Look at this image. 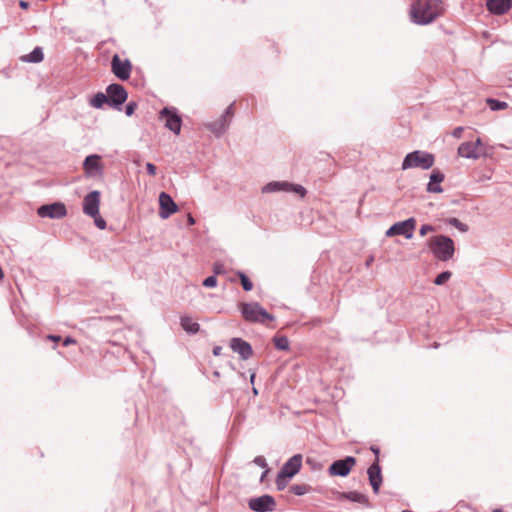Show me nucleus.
<instances>
[{"label": "nucleus", "instance_id": "1", "mask_svg": "<svg viewBox=\"0 0 512 512\" xmlns=\"http://www.w3.org/2000/svg\"><path fill=\"white\" fill-rule=\"evenodd\" d=\"M441 0H416L410 10L413 23L427 25L432 23L440 14Z\"/></svg>", "mask_w": 512, "mask_h": 512}, {"label": "nucleus", "instance_id": "2", "mask_svg": "<svg viewBox=\"0 0 512 512\" xmlns=\"http://www.w3.org/2000/svg\"><path fill=\"white\" fill-rule=\"evenodd\" d=\"M428 247L434 257L440 261L452 259L455 252L454 241L446 235H437L428 240Z\"/></svg>", "mask_w": 512, "mask_h": 512}, {"label": "nucleus", "instance_id": "3", "mask_svg": "<svg viewBox=\"0 0 512 512\" xmlns=\"http://www.w3.org/2000/svg\"><path fill=\"white\" fill-rule=\"evenodd\" d=\"M434 162L435 157L432 153L423 150H414L406 154L401 169L420 168L422 170H428L434 165Z\"/></svg>", "mask_w": 512, "mask_h": 512}, {"label": "nucleus", "instance_id": "4", "mask_svg": "<svg viewBox=\"0 0 512 512\" xmlns=\"http://www.w3.org/2000/svg\"><path fill=\"white\" fill-rule=\"evenodd\" d=\"M240 312L248 322L265 323L274 320V316L268 313L258 302L241 303Z\"/></svg>", "mask_w": 512, "mask_h": 512}, {"label": "nucleus", "instance_id": "5", "mask_svg": "<svg viewBox=\"0 0 512 512\" xmlns=\"http://www.w3.org/2000/svg\"><path fill=\"white\" fill-rule=\"evenodd\" d=\"M159 119L164 121V126L174 134L178 135L181 131L182 118L174 107H164L159 112Z\"/></svg>", "mask_w": 512, "mask_h": 512}, {"label": "nucleus", "instance_id": "6", "mask_svg": "<svg viewBox=\"0 0 512 512\" xmlns=\"http://www.w3.org/2000/svg\"><path fill=\"white\" fill-rule=\"evenodd\" d=\"M106 94L109 98L108 105L116 110H120L128 98V92L123 85L118 83L108 85L106 88Z\"/></svg>", "mask_w": 512, "mask_h": 512}, {"label": "nucleus", "instance_id": "7", "mask_svg": "<svg viewBox=\"0 0 512 512\" xmlns=\"http://www.w3.org/2000/svg\"><path fill=\"white\" fill-rule=\"evenodd\" d=\"M416 223L417 222L414 217H410L404 221L396 222L388 228L385 235L387 237L401 235L404 236L406 239H412Z\"/></svg>", "mask_w": 512, "mask_h": 512}, {"label": "nucleus", "instance_id": "8", "mask_svg": "<svg viewBox=\"0 0 512 512\" xmlns=\"http://www.w3.org/2000/svg\"><path fill=\"white\" fill-rule=\"evenodd\" d=\"M356 462V458L353 456H346L342 459L335 460L329 466L328 473L331 476L346 477L356 465Z\"/></svg>", "mask_w": 512, "mask_h": 512}, {"label": "nucleus", "instance_id": "9", "mask_svg": "<svg viewBox=\"0 0 512 512\" xmlns=\"http://www.w3.org/2000/svg\"><path fill=\"white\" fill-rule=\"evenodd\" d=\"M276 505L275 498L269 494L252 497L248 500V507L253 512H273Z\"/></svg>", "mask_w": 512, "mask_h": 512}, {"label": "nucleus", "instance_id": "10", "mask_svg": "<svg viewBox=\"0 0 512 512\" xmlns=\"http://www.w3.org/2000/svg\"><path fill=\"white\" fill-rule=\"evenodd\" d=\"M37 214L41 218L61 219L66 216L67 209L64 203L57 201L41 205L37 209Z\"/></svg>", "mask_w": 512, "mask_h": 512}, {"label": "nucleus", "instance_id": "11", "mask_svg": "<svg viewBox=\"0 0 512 512\" xmlns=\"http://www.w3.org/2000/svg\"><path fill=\"white\" fill-rule=\"evenodd\" d=\"M112 73L121 81L129 79L132 71V64L129 59L122 60L118 54H114L111 58Z\"/></svg>", "mask_w": 512, "mask_h": 512}, {"label": "nucleus", "instance_id": "12", "mask_svg": "<svg viewBox=\"0 0 512 512\" xmlns=\"http://www.w3.org/2000/svg\"><path fill=\"white\" fill-rule=\"evenodd\" d=\"M83 169L86 177H101L104 173V166L101 163L99 154H90L83 161Z\"/></svg>", "mask_w": 512, "mask_h": 512}, {"label": "nucleus", "instance_id": "13", "mask_svg": "<svg viewBox=\"0 0 512 512\" xmlns=\"http://www.w3.org/2000/svg\"><path fill=\"white\" fill-rule=\"evenodd\" d=\"M100 191L93 190L89 192L83 199V213L87 216L95 218L99 215Z\"/></svg>", "mask_w": 512, "mask_h": 512}, {"label": "nucleus", "instance_id": "14", "mask_svg": "<svg viewBox=\"0 0 512 512\" xmlns=\"http://www.w3.org/2000/svg\"><path fill=\"white\" fill-rule=\"evenodd\" d=\"M367 474L369 484L371 485L373 492L377 494L383 482L379 458H376L375 461L368 467Z\"/></svg>", "mask_w": 512, "mask_h": 512}, {"label": "nucleus", "instance_id": "15", "mask_svg": "<svg viewBox=\"0 0 512 512\" xmlns=\"http://www.w3.org/2000/svg\"><path fill=\"white\" fill-rule=\"evenodd\" d=\"M159 216L162 219L169 218L173 213L178 210L177 204L173 198L166 192H161L159 195Z\"/></svg>", "mask_w": 512, "mask_h": 512}, {"label": "nucleus", "instance_id": "16", "mask_svg": "<svg viewBox=\"0 0 512 512\" xmlns=\"http://www.w3.org/2000/svg\"><path fill=\"white\" fill-rule=\"evenodd\" d=\"M230 348L237 353L242 360H247L253 355V349L250 343L239 337L230 340Z\"/></svg>", "mask_w": 512, "mask_h": 512}, {"label": "nucleus", "instance_id": "17", "mask_svg": "<svg viewBox=\"0 0 512 512\" xmlns=\"http://www.w3.org/2000/svg\"><path fill=\"white\" fill-rule=\"evenodd\" d=\"M302 460L301 454H295L284 463L279 471L288 476V478H293L300 471Z\"/></svg>", "mask_w": 512, "mask_h": 512}, {"label": "nucleus", "instance_id": "18", "mask_svg": "<svg viewBox=\"0 0 512 512\" xmlns=\"http://www.w3.org/2000/svg\"><path fill=\"white\" fill-rule=\"evenodd\" d=\"M488 11L493 15H504L512 7V0H487Z\"/></svg>", "mask_w": 512, "mask_h": 512}, {"label": "nucleus", "instance_id": "19", "mask_svg": "<svg viewBox=\"0 0 512 512\" xmlns=\"http://www.w3.org/2000/svg\"><path fill=\"white\" fill-rule=\"evenodd\" d=\"M229 126L230 120L225 119V116H220L217 120L205 124V127L217 138H220Z\"/></svg>", "mask_w": 512, "mask_h": 512}, {"label": "nucleus", "instance_id": "20", "mask_svg": "<svg viewBox=\"0 0 512 512\" xmlns=\"http://www.w3.org/2000/svg\"><path fill=\"white\" fill-rule=\"evenodd\" d=\"M445 176L442 171L439 169H433L430 174V180L427 184L426 190L429 193H441L443 192V188L441 187V183L443 182Z\"/></svg>", "mask_w": 512, "mask_h": 512}, {"label": "nucleus", "instance_id": "21", "mask_svg": "<svg viewBox=\"0 0 512 512\" xmlns=\"http://www.w3.org/2000/svg\"><path fill=\"white\" fill-rule=\"evenodd\" d=\"M336 499L339 501L348 500L355 503L365 504L368 502L367 496L358 492V491H349V492H334Z\"/></svg>", "mask_w": 512, "mask_h": 512}, {"label": "nucleus", "instance_id": "22", "mask_svg": "<svg viewBox=\"0 0 512 512\" xmlns=\"http://www.w3.org/2000/svg\"><path fill=\"white\" fill-rule=\"evenodd\" d=\"M458 155L467 159H477L478 153L476 149V143L464 142L458 147Z\"/></svg>", "mask_w": 512, "mask_h": 512}, {"label": "nucleus", "instance_id": "23", "mask_svg": "<svg viewBox=\"0 0 512 512\" xmlns=\"http://www.w3.org/2000/svg\"><path fill=\"white\" fill-rule=\"evenodd\" d=\"M43 59L44 53L40 46H36L29 54L20 57V60L26 63H40Z\"/></svg>", "mask_w": 512, "mask_h": 512}, {"label": "nucleus", "instance_id": "24", "mask_svg": "<svg viewBox=\"0 0 512 512\" xmlns=\"http://www.w3.org/2000/svg\"><path fill=\"white\" fill-rule=\"evenodd\" d=\"M180 325L183 330L190 335H195L200 330V325L188 316H182L180 318Z\"/></svg>", "mask_w": 512, "mask_h": 512}, {"label": "nucleus", "instance_id": "25", "mask_svg": "<svg viewBox=\"0 0 512 512\" xmlns=\"http://www.w3.org/2000/svg\"><path fill=\"white\" fill-rule=\"evenodd\" d=\"M288 182L287 181H272L267 183L263 188V193H274V192H280L284 191L287 192L288 189Z\"/></svg>", "mask_w": 512, "mask_h": 512}, {"label": "nucleus", "instance_id": "26", "mask_svg": "<svg viewBox=\"0 0 512 512\" xmlns=\"http://www.w3.org/2000/svg\"><path fill=\"white\" fill-rule=\"evenodd\" d=\"M108 97L106 93L103 92H97L90 101L91 106H93L96 109L103 108L104 104H108Z\"/></svg>", "mask_w": 512, "mask_h": 512}, {"label": "nucleus", "instance_id": "27", "mask_svg": "<svg viewBox=\"0 0 512 512\" xmlns=\"http://www.w3.org/2000/svg\"><path fill=\"white\" fill-rule=\"evenodd\" d=\"M273 343L278 350L286 351L289 349V340L285 335H275Z\"/></svg>", "mask_w": 512, "mask_h": 512}, {"label": "nucleus", "instance_id": "28", "mask_svg": "<svg viewBox=\"0 0 512 512\" xmlns=\"http://www.w3.org/2000/svg\"><path fill=\"white\" fill-rule=\"evenodd\" d=\"M312 491V487L307 484H293L290 486V492L296 496H303Z\"/></svg>", "mask_w": 512, "mask_h": 512}, {"label": "nucleus", "instance_id": "29", "mask_svg": "<svg viewBox=\"0 0 512 512\" xmlns=\"http://www.w3.org/2000/svg\"><path fill=\"white\" fill-rule=\"evenodd\" d=\"M486 102L492 111H500L508 107L506 102L494 98H488Z\"/></svg>", "mask_w": 512, "mask_h": 512}, {"label": "nucleus", "instance_id": "30", "mask_svg": "<svg viewBox=\"0 0 512 512\" xmlns=\"http://www.w3.org/2000/svg\"><path fill=\"white\" fill-rule=\"evenodd\" d=\"M237 276L239 277V280L241 282L242 288L246 292L251 291L253 289L252 281L249 279V277L244 272L238 271L237 272Z\"/></svg>", "mask_w": 512, "mask_h": 512}, {"label": "nucleus", "instance_id": "31", "mask_svg": "<svg viewBox=\"0 0 512 512\" xmlns=\"http://www.w3.org/2000/svg\"><path fill=\"white\" fill-rule=\"evenodd\" d=\"M291 478H288V476H286L285 474H282L280 471L278 472L277 474V477H276V480H275V484H276V488L278 491H282L284 490L287 485H288V482Z\"/></svg>", "mask_w": 512, "mask_h": 512}, {"label": "nucleus", "instance_id": "32", "mask_svg": "<svg viewBox=\"0 0 512 512\" xmlns=\"http://www.w3.org/2000/svg\"><path fill=\"white\" fill-rule=\"evenodd\" d=\"M287 187H288L287 192L296 193V194L300 195V197H302V198L307 193V190L305 189V187H303L300 184H294V183L288 182V186Z\"/></svg>", "mask_w": 512, "mask_h": 512}, {"label": "nucleus", "instance_id": "33", "mask_svg": "<svg viewBox=\"0 0 512 512\" xmlns=\"http://www.w3.org/2000/svg\"><path fill=\"white\" fill-rule=\"evenodd\" d=\"M448 223L463 233L469 230L468 225L461 222L458 218L452 217L448 220Z\"/></svg>", "mask_w": 512, "mask_h": 512}, {"label": "nucleus", "instance_id": "34", "mask_svg": "<svg viewBox=\"0 0 512 512\" xmlns=\"http://www.w3.org/2000/svg\"><path fill=\"white\" fill-rule=\"evenodd\" d=\"M451 276L452 273L450 271H443L437 275L433 283L438 286L443 285L451 278Z\"/></svg>", "mask_w": 512, "mask_h": 512}, {"label": "nucleus", "instance_id": "35", "mask_svg": "<svg viewBox=\"0 0 512 512\" xmlns=\"http://www.w3.org/2000/svg\"><path fill=\"white\" fill-rule=\"evenodd\" d=\"M202 284L206 288H214L217 286V278L215 275L208 276L204 279Z\"/></svg>", "mask_w": 512, "mask_h": 512}, {"label": "nucleus", "instance_id": "36", "mask_svg": "<svg viewBox=\"0 0 512 512\" xmlns=\"http://www.w3.org/2000/svg\"><path fill=\"white\" fill-rule=\"evenodd\" d=\"M137 108V103L135 101H130L125 106V114L127 116H132Z\"/></svg>", "mask_w": 512, "mask_h": 512}, {"label": "nucleus", "instance_id": "37", "mask_svg": "<svg viewBox=\"0 0 512 512\" xmlns=\"http://www.w3.org/2000/svg\"><path fill=\"white\" fill-rule=\"evenodd\" d=\"M435 231V227L430 224H424L420 227L419 234L423 237L427 235L429 232Z\"/></svg>", "mask_w": 512, "mask_h": 512}, {"label": "nucleus", "instance_id": "38", "mask_svg": "<svg viewBox=\"0 0 512 512\" xmlns=\"http://www.w3.org/2000/svg\"><path fill=\"white\" fill-rule=\"evenodd\" d=\"M253 463L256 464L257 466L263 468V469H267L268 468L267 462H266V460H265V458L263 456H256L253 459Z\"/></svg>", "mask_w": 512, "mask_h": 512}, {"label": "nucleus", "instance_id": "39", "mask_svg": "<svg viewBox=\"0 0 512 512\" xmlns=\"http://www.w3.org/2000/svg\"><path fill=\"white\" fill-rule=\"evenodd\" d=\"M213 272H214L215 276L224 274L225 273L224 265L220 262H215L213 265Z\"/></svg>", "mask_w": 512, "mask_h": 512}, {"label": "nucleus", "instance_id": "40", "mask_svg": "<svg viewBox=\"0 0 512 512\" xmlns=\"http://www.w3.org/2000/svg\"><path fill=\"white\" fill-rule=\"evenodd\" d=\"M306 464L310 466L312 470H317L321 468V465L314 458L307 457Z\"/></svg>", "mask_w": 512, "mask_h": 512}, {"label": "nucleus", "instance_id": "41", "mask_svg": "<svg viewBox=\"0 0 512 512\" xmlns=\"http://www.w3.org/2000/svg\"><path fill=\"white\" fill-rule=\"evenodd\" d=\"M233 103L230 104L223 112V114L221 116H225V119H229L231 121L233 115H234V110H233Z\"/></svg>", "mask_w": 512, "mask_h": 512}, {"label": "nucleus", "instance_id": "42", "mask_svg": "<svg viewBox=\"0 0 512 512\" xmlns=\"http://www.w3.org/2000/svg\"><path fill=\"white\" fill-rule=\"evenodd\" d=\"M94 220L96 227H98L101 230L106 228V221L102 217L98 215L94 218Z\"/></svg>", "mask_w": 512, "mask_h": 512}, {"label": "nucleus", "instance_id": "43", "mask_svg": "<svg viewBox=\"0 0 512 512\" xmlns=\"http://www.w3.org/2000/svg\"><path fill=\"white\" fill-rule=\"evenodd\" d=\"M146 170H147V173L149 175H151V176L156 175L157 168H156V166L153 163L147 162L146 163Z\"/></svg>", "mask_w": 512, "mask_h": 512}, {"label": "nucleus", "instance_id": "44", "mask_svg": "<svg viewBox=\"0 0 512 512\" xmlns=\"http://www.w3.org/2000/svg\"><path fill=\"white\" fill-rule=\"evenodd\" d=\"M75 343H76V340L71 336H67L63 340V346H69V345L75 344Z\"/></svg>", "mask_w": 512, "mask_h": 512}, {"label": "nucleus", "instance_id": "45", "mask_svg": "<svg viewBox=\"0 0 512 512\" xmlns=\"http://www.w3.org/2000/svg\"><path fill=\"white\" fill-rule=\"evenodd\" d=\"M46 338L50 341H53L55 343L59 342L61 340V336L55 335V334H49L46 336Z\"/></svg>", "mask_w": 512, "mask_h": 512}, {"label": "nucleus", "instance_id": "46", "mask_svg": "<svg viewBox=\"0 0 512 512\" xmlns=\"http://www.w3.org/2000/svg\"><path fill=\"white\" fill-rule=\"evenodd\" d=\"M370 451L376 456V458L379 457V454H380V449L378 446H375V445H372L370 447Z\"/></svg>", "mask_w": 512, "mask_h": 512}, {"label": "nucleus", "instance_id": "47", "mask_svg": "<svg viewBox=\"0 0 512 512\" xmlns=\"http://www.w3.org/2000/svg\"><path fill=\"white\" fill-rule=\"evenodd\" d=\"M462 132H463V128L462 127H457V128L454 129L452 134H453L454 137L459 138L461 136Z\"/></svg>", "mask_w": 512, "mask_h": 512}, {"label": "nucleus", "instance_id": "48", "mask_svg": "<svg viewBox=\"0 0 512 512\" xmlns=\"http://www.w3.org/2000/svg\"><path fill=\"white\" fill-rule=\"evenodd\" d=\"M221 351H222V347L221 346H215L213 348V355L215 356H219L221 354Z\"/></svg>", "mask_w": 512, "mask_h": 512}, {"label": "nucleus", "instance_id": "49", "mask_svg": "<svg viewBox=\"0 0 512 512\" xmlns=\"http://www.w3.org/2000/svg\"><path fill=\"white\" fill-rule=\"evenodd\" d=\"M19 6H20L22 9H28V7H29V3H28L27 1L20 0V1H19Z\"/></svg>", "mask_w": 512, "mask_h": 512}, {"label": "nucleus", "instance_id": "50", "mask_svg": "<svg viewBox=\"0 0 512 512\" xmlns=\"http://www.w3.org/2000/svg\"><path fill=\"white\" fill-rule=\"evenodd\" d=\"M374 261V257L373 256H369L365 262V265L366 267H369Z\"/></svg>", "mask_w": 512, "mask_h": 512}, {"label": "nucleus", "instance_id": "51", "mask_svg": "<svg viewBox=\"0 0 512 512\" xmlns=\"http://www.w3.org/2000/svg\"><path fill=\"white\" fill-rule=\"evenodd\" d=\"M268 473H269V468L264 469V471L262 472L261 477H260L261 482L265 479V477L268 475Z\"/></svg>", "mask_w": 512, "mask_h": 512}, {"label": "nucleus", "instance_id": "52", "mask_svg": "<svg viewBox=\"0 0 512 512\" xmlns=\"http://www.w3.org/2000/svg\"><path fill=\"white\" fill-rule=\"evenodd\" d=\"M255 378H256V373L254 371H251V373H250V383L252 385H254Z\"/></svg>", "mask_w": 512, "mask_h": 512}, {"label": "nucleus", "instance_id": "53", "mask_svg": "<svg viewBox=\"0 0 512 512\" xmlns=\"http://www.w3.org/2000/svg\"><path fill=\"white\" fill-rule=\"evenodd\" d=\"M188 224L189 225H194L195 224V220H194V218L191 215H188Z\"/></svg>", "mask_w": 512, "mask_h": 512}, {"label": "nucleus", "instance_id": "54", "mask_svg": "<svg viewBox=\"0 0 512 512\" xmlns=\"http://www.w3.org/2000/svg\"><path fill=\"white\" fill-rule=\"evenodd\" d=\"M252 392L254 395H258V390L255 387L252 388Z\"/></svg>", "mask_w": 512, "mask_h": 512}, {"label": "nucleus", "instance_id": "55", "mask_svg": "<svg viewBox=\"0 0 512 512\" xmlns=\"http://www.w3.org/2000/svg\"><path fill=\"white\" fill-rule=\"evenodd\" d=\"M475 143H476V148H477V147H478V145H480V144H481V140L478 138V139L476 140V142H475Z\"/></svg>", "mask_w": 512, "mask_h": 512}, {"label": "nucleus", "instance_id": "56", "mask_svg": "<svg viewBox=\"0 0 512 512\" xmlns=\"http://www.w3.org/2000/svg\"><path fill=\"white\" fill-rule=\"evenodd\" d=\"M492 512H502V509H500V508H496V509H494Z\"/></svg>", "mask_w": 512, "mask_h": 512}, {"label": "nucleus", "instance_id": "57", "mask_svg": "<svg viewBox=\"0 0 512 512\" xmlns=\"http://www.w3.org/2000/svg\"><path fill=\"white\" fill-rule=\"evenodd\" d=\"M214 375L218 377L220 374H219V372H218V371H215V372H214Z\"/></svg>", "mask_w": 512, "mask_h": 512}]
</instances>
